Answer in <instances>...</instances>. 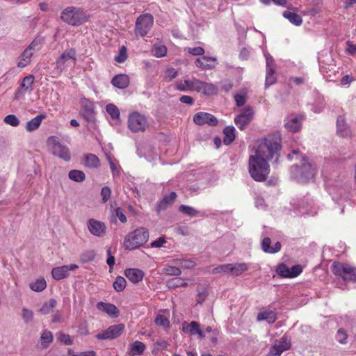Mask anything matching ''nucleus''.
Here are the masks:
<instances>
[{
  "mask_svg": "<svg viewBox=\"0 0 356 356\" xmlns=\"http://www.w3.org/2000/svg\"><path fill=\"white\" fill-rule=\"evenodd\" d=\"M153 55L157 58H161L166 55L167 48L164 45H154L152 48Z\"/></svg>",
  "mask_w": 356,
  "mask_h": 356,
  "instance_id": "nucleus-49",
  "label": "nucleus"
},
{
  "mask_svg": "<svg viewBox=\"0 0 356 356\" xmlns=\"http://www.w3.org/2000/svg\"><path fill=\"white\" fill-rule=\"evenodd\" d=\"M268 159L254 154L249 157L248 171L251 177L256 181H264L270 173Z\"/></svg>",
  "mask_w": 356,
  "mask_h": 356,
  "instance_id": "nucleus-3",
  "label": "nucleus"
},
{
  "mask_svg": "<svg viewBox=\"0 0 356 356\" xmlns=\"http://www.w3.org/2000/svg\"><path fill=\"white\" fill-rule=\"evenodd\" d=\"M46 118L47 115L44 113L38 115L26 122L25 127L26 130L28 132H32L37 130L40 127L42 120L45 119Z\"/></svg>",
  "mask_w": 356,
  "mask_h": 356,
  "instance_id": "nucleus-27",
  "label": "nucleus"
},
{
  "mask_svg": "<svg viewBox=\"0 0 356 356\" xmlns=\"http://www.w3.org/2000/svg\"><path fill=\"white\" fill-rule=\"evenodd\" d=\"M56 305L57 301L55 299L51 298L48 302H45L39 311L42 314H48L52 312L53 309L56 307Z\"/></svg>",
  "mask_w": 356,
  "mask_h": 356,
  "instance_id": "nucleus-39",
  "label": "nucleus"
},
{
  "mask_svg": "<svg viewBox=\"0 0 356 356\" xmlns=\"http://www.w3.org/2000/svg\"><path fill=\"white\" fill-rule=\"evenodd\" d=\"M225 135L223 143L226 145H230L235 139V128L233 126L226 127L223 130Z\"/></svg>",
  "mask_w": 356,
  "mask_h": 356,
  "instance_id": "nucleus-37",
  "label": "nucleus"
},
{
  "mask_svg": "<svg viewBox=\"0 0 356 356\" xmlns=\"http://www.w3.org/2000/svg\"><path fill=\"white\" fill-rule=\"evenodd\" d=\"M200 80L195 78L177 81L175 84V89L179 91H195L199 92Z\"/></svg>",
  "mask_w": 356,
  "mask_h": 356,
  "instance_id": "nucleus-17",
  "label": "nucleus"
},
{
  "mask_svg": "<svg viewBox=\"0 0 356 356\" xmlns=\"http://www.w3.org/2000/svg\"><path fill=\"white\" fill-rule=\"evenodd\" d=\"M85 165L90 168H97L100 165V161L95 154H88L85 156Z\"/></svg>",
  "mask_w": 356,
  "mask_h": 356,
  "instance_id": "nucleus-38",
  "label": "nucleus"
},
{
  "mask_svg": "<svg viewBox=\"0 0 356 356\" xmlns=\"http://www.w3.org/2000/svg\"><path fill=\"white\" fill-rule=\"evenodd\" d=\"M207 296L208 291L206 289H204L202 291L198 290L196 298L197 303L202 304L206 300Z\"/></svg>",
  "mask_w": 356,
  "mask_h": 356,
  "instance_id": "nucleus-60",
  "label": "nucleus"
},
{
  "mask_svg": "<svg viewBox=\"0 0 356 356\" xmlns=\"http://www.w3.org/2000/svg\"><path fill=\"white\" fill-rule=\"evenodd\" d=\"M154 24V17L151 14L140 15L136 19L135 31L137 35L145 37L147 35Z\"/></svg>",
  "mask_w": 356,
  "mask_h": 356,
  "instance_id": "nucleus-9",
  "label": "nucleus"
},
{
  "mask_svg": "<svg viewBox=\"0 0 356 356\" xmlns=\"http://www.w3.org/2000/svg\"><path fill=\"white\" fill-rule=\"evenodd\" d=\"M126 284V280L123 277L118 276L113 284V286L116 291L120 292L125 289Z\"/></svg>",
  "mask_w": 356,
  "mask_h": 356,
  "instance_id": "nucleus-46",
  "label": "nucleus"
},
{
  "mask_svg": "<svg viewBox=\"0 0 356 356\" xmlns=\"http://www.w3.org/2000/svg\"><path fill=\"white\" fill-rule=\"evenodd\" d=\"M281 140L279 134H269L260 143L255 153L269 161L274 158L277 161L282 147Z\"/></svg>",
  "mask_w": 356,
  "mask_h": 356,
  "instance_id": "nucleus-2",
  "label": "nucleus"
},
{
  "mask_svg": "<svg viewBox=\"0 0 356 356\" xmlns=\"http://www.w3.org/2000/svg\"><path fill=\"white\" fill-rule=\"evenodd\" d=\"M127 123L128 128L134 133L144 132L148 127L146 117L138 112L129 115Z\"/></svg>",
  "mask_w": 356,
  "mask_h": 356,
  "instance_id": "nucleus-8",
  "label": "nucleus"
},
{
  "mask_svg": "<svg viewBox=\"0 0 356 356\" xmlns=\"http://www.w3.org/2000/svg\"><path fill=\"white\" fill-rule=\"evenodd\" d=\"M35 77L32 74L25 76L17 90V95H22L26 92L31 93L33 90V85Z\"/></svg>",
  "mask_w": 356,
  "mask_h": 356,
  "instance_id": "nucleus-21",
  "label": "nucleus"
},
{
  "mask_svg": "<svg viewBox=\"0 0 356 356\" xmlns=\"http://www.w3.org/2000/svg\"><path fill=\"white\" fill-rule=\"evenodd\" d=\"M42 43V38L37 37L31 42L26 49H29L33 53L34 51H38L41 49Z\"/></svg>",
  "mask_w": 356,
  "mask_h": 356,
  "instance_id": "nucleus-50",
  "label": "nucleus"
},
{
  "mask_svg": "<svg viewBox=\"0 0 356 356\" xmlns=\"http://www.w3.org/2000/svg\"><path fill=\"white\" fill-rule=\"evenodd\" d=\"M277 274L282 277L291 278L290 268L285 264H280L276 270Z\"/></svg>",
  "mask_w": 356,
  "mask_h": 356,
  "instance_id": "nucleus-48",
  "label": "nucleus"
},
{
  "mask_svg": "<svg viewBox=\"0 0 356 356\" xmlns=\"http://www.w3.org/2000/svg\"><path fill=\"white\" fill-rule=\"evenodd\" d=\"M277 318V314L275 312L268 310L260 312L257 317L258 321H266L268 323H275Z\"/></svg>",
  "mask_w": 356,
  "mask_h": 356,
  "instance_id": "nucleus-33",
  "label": "nucleus"
},
{
  "mask_svg": "<svg viewBox=\"0 0 356 356\" xmlns=\"http://www.w3.org/2000/svg\"><path fill=\"white\" fill-rule=\"evenodd\" d=\"M332 272L345 282H356V268L348 264L334 262L332 266Z\"/></svg>",
  "mask_w": 356,
  "mask_h": 356,
  "instance_id": "nucleus-6",
  "label": "nucleus"
},
{
  "mask_svg": "<svg viewBox=\"0 0 356 356\" xmlns=\"http://www.w3.org/2000/svg\"><path fill=\"white\" fill-rule=\"evenodd\" d=\"M114 59L119 63H122L127 59V48L124 46L120 47L118 54L115 56Z\"/></svg>",
  "mask_w": 356,
  "mask_h": 356,
  "instance_id": "nucleus-52",
  "label": "nucleus"
},
{
  "mask_svg": "<svg viewBox=\"0 0 356 356\" xmlns=\"http://www.w3.org/2000/svg\"><path fill=\"white\" fill-rule=\"evenodd\" d=\"M195 65L202 70H211L218 64L216 58L203 56L195 61Z\"/></svg>",
  "mask_w": 356,
  "mask_h": 356,
  "instance_id": "nucleus-20",
  "label": "nucleus"
},
{
  "mask_svg": "<svg viewBox=\"0 0 356 356\" xmlns=\"http://www.w3.org/2000/svg\"><path fill=\"white\" fill-rule=\"evenodd\" d=\"M186 50L193 56H202L204 54V49L201 47H188Z\"/></svg>",
  "mask_w": 356,
  "mask_h": 356,
  "instance_id": "nucleus-58",
  "label": "nucleus"
},
{
  "mask_svg": "<svg viewBox=\"0 0 356 356\" xmlns=\"http://www.w3.org/2000/svg\"><path fill=\"white\" fill-rule=\"evenodd\" d=\"M47 286L46 281L44 279H38L35 282L31 283L30 284V288L31 290L36 292H41L45 289Z\"/></svg>",
  "mask_w": 356,
  "mask_h": 356,
  "instance_id": "nucleus-42",
  "label": "nucleus"
},
{
  "mask_svg": "<svg viewBox=\"0 0 356 356\" xmlns=\"http://www.w3.org/2000/svg\"><path fill=\"white\" fill-rule=\"evenodd\" d=\"M145 349L146 346L144 343L136 341L129 345V354L131 356L141 355Z\"/></svg>",
  "mask_w": 356,
  "mask_h": 356,
  "instance_id": "nucleus-31",
  "label": "nucleus"
},
{
  "mask_svg": "<svg viewBox=\"0 0 356 356\" xmlns=\"http://www.w3.org/2000/svg\"><path fill=\"white\" fill-rule=\"evenodd\" d=\"M193 122L197 125L208 124L216 126L218 123L217 118L212 114L207 112H198L193 116Z\"/></svg>",
  "mask_w": 356,
  "mask_h": 356,
  "instance_id": "nucleus-16",
  "label": "nucleus"
},
{
  "mask_svg": "<svg viewBox=\"0 0 356 356\" xmlns=\"http://www.w3.org/2000/svg\"><path fill=\"white\" fill-rule=\"evenodd\" d=\"M76 51L73 48L65 50L56 60V68L62 72L67 67L70 60H72L73 63L75 64L76 60Z\"/></svg>",
  "mask_w": 356,
  "mask_h": 356,
  "instance_id": "nucleus-10",
  "label": "nucleus"
},
{
  "mask_svg": "<svg viewBox=\"0 0 356 356\" xmlns=\"http://www.w3.org/2000/svg\"><path fill=\"white\" fill-rule=\"evenodd\" d=\"M68 175L70 179L77 182L83 181L86 178L84 172L78 170H70Z\"/></svg>",
  "mask_w": 356,
  "mask_h": 356,
  "instance_id": "nucleus-44",
  "label": "nucleus"
},
{
  "mask_svg": "<svg viewBox=\"0 0 356 356\" xmlns=\"http://www.w3.org/2000/svg\"><path fill=\"white\" fill-rule=\"evenodd\" d=\"M302 271V268L300 265H294L290 268L291 278H293L299 275Z\"/></svg>",
  "mask_w": 356,
  "mask_h": 356,
  "instance_id": "nucleus-61",
  "label": "nucleus"
},
{
  "mask_svg": "<svg viewBox=\"0 0 356 356\" xmlns=\"http://www.w3.org/2000/svg\"><path fill=\"white\" fill-rule=\"evenodd\" d=\"M230 264L220 265L212 270L213 274L227 273L230 274Z\"/></svg>",
  "mask_w": 356,
  "mask_h": 356,
  "instance_id": "nucleus-55",
  "label": "nucleus"
},
{
  "mask_svg": "<svg viewBox=\"0 0 356 356\" xmlns=\"http://www.w3.org/2000/svg\"><path fill=\"white\" fill-rule=\"evenodd\" d=\"M125 276L132 283H138L143 280L145 273L138 268H128L124 270Z\"/></svg>",
  "mask_w": 356,
  "mask_h": 356,
  "instance_id": "nucleus-25",
  "label": "nucleus"
},
{
  "mask_svg": "<svg viewBox=\"0 0 356 356\" xmlns=\"http://www.w3.org/2000/svg\"><path fill=\"white\" fill-rule=\"evenodd\" d=\"M237 106H243L246 102V97L245 95L236 94L234 97Z\"/></svg>",
  "mask_w": 356,
  "mask_h": 356,
  "instance_id": "nucleus-63",
  "label": "nucleus"
},
{
  "mask_svg": "<svg viewBox=\"0 0 356 356\" xmlns=\"http://www.w3.org/2000/svg\"><path fill=\"white\" fill-rule=\"evenodd\" d=\"M111 194V188L108 186H104L102 188L101 191V195L102 197V201L104 203L106 202L109 199Z\"/></svg>",
  "mask_w": 356,
  "mask_h": 356,
  "instance_id": "nucleus-64",
  "label": "nucleus"
},
{
  "mask_svg": "<svg viewBox=\"0 0 356 356\" xmlns=\"http://www.w3.org/2000/svg\"><path fill=\"white\" fill-rule=\"evenodd\" d=\"M3 122L12 127H17L19 124V119L13 114L6 115L3 119Z\"/></svg>",
  "mask_w": 356,
  "mask_h": 356,
  "instance_id": "nucleus-54",
  "label": "nucleus"
},
{
  "mask_svg": "<svg viewBox=\"0 0 356 356\" xmlns=\"http://www.w3.org/2000/svg\"><path fill=\"white\" fill-rule=\"evenodd\" d=\"M79 268L76 264L64 265L55 267L51 270V275L54 280H60L69 276V272Z\"/></svg>",
  "mask_w": 356,
  "mask_h": 356,
  "instance_id": "nucleus-18",
  "label": "nucleus"
},
{
  "mask_svg": "<svg viewBox=\"0 0 356 356\" xmlns=\"http://www.w3.org/2000/svg\"><path fill=\"white\" fill-rule=\"evenodd\" d=\"M272 59L266 57V85L269 86L276 82L275 70L273 65H271Z\"/></svg>",
  "mask_w": 356,
  "mask_h": 356,
  "instance_id": "nucleus-28",
  "label": "nucleus"
},
{
  "mask_svg": "<svg viewBox=\"0 0 356 356\" xmlns=\"http://www.w3.org/2000/svg\"><path fill=\"white\" fill-rule=\"evenodd\" d=\"M283 17L295 26H300L302 23V17L293 12L285 10L283 12Z\"/></svg>",
  "mask_w": 356,
  "mask_h": 356,
  "instance_id": "nucleus-36",
  "label": "nucleus"
},
{
  "mask_svg": "<svg viewBox=\"0 0 356 356\" xmlns=\"http://www.w3.org/2000/svg\"><path fill=\"white\" fill-rule=\"evenodd\" d=\"M230 275L234 276H239L244 272L247 271L249 266L246 263L230 264Z\"/></svg>",
  "mask_w": 356,
  "mask_h": 356,
  "instance_id": "nucleus-34",
  "label": "nucleus"
},
{
  "mask_svg": "<svg viewBox=\"0 0 356 356\" xmlns=\"http://www.w3.org/2000/svg\"><path fill=\"white\" fill-rule=\"evenodd\" d=\"M22 316L25 323H29L33 318V312L26 308H23Z\"/></svg>",
  "mask_w": 356,
  "mask_h": 356,
  "instance_id": "nucleus-56",
  "label": "nucleus"
},
{
  "mask_svg": "<svg viewBox=\"0 0 356 356\" xmlns=\"http://www.w3.org/2000/svg\"><path fill=\"white\" fill-rule=\"evenodd\" d=\"M179 210L180 212L184 213L189 216H195L198 213L197 211L194 208L184 204L179 206Z\"/></svg>",
  "mask_w": 356,
  "mask_h": 356,
  "instance_id": "nucleus-53",
  "label": "nucleus"
},
{
  "mask_svg": "<svg viewBox=\"0 0 356 356\" xmlns=\"http://www.w3.org/2000/svg\"><path fill=\"white\" fill-rule=\"evenodd\" d=\"M155 324L165 328L169 327L170 321L167 317L162 314H158L155 318Z\"/></svg>",
  "mask_w": 356,
  "mask_h": 356,
  "instance_id": "nucleus-51",
  "label": "nucleus"
},
{
  "mask_svg": "<svg viewBox=\"0 0 356 356\" xmlns=\"http://www.w3.org/2000/svg\"><path fill=\"white\" fill-rule=\"evenodd\" d=\"M200 90L198 92H202L204 95L211 96L217 94L218 87L211 83L204 82L200 80L199 85Z\"/></svg>",
  "mask_w": 356,
  "mask_h": 356,
  "instance_id": "nucleus-29",
  "label": "nucleus"
},
{
  "mask_svg": "<svg viewBox=\"0 0 356 356\" xmlns=\"http://www.w3.org/2000/svg\"><path fill=\"white\" fill-rule=\"evenodd\" d=\"M183 331L188 332L191 335L197 334L199 339H203L205 337L204 332L200 327V324L196 321H191L190 323H183Z\"/></svg>",
  "mask_w": 356,
  "mask_h": 356,
  "instance_id": "nucleus-23",
  "label": "nucleus"
},
{
  "mask_svg": "<svg viewBox=\"0 0 356 356\" xmlns=\"http://www.w3.org/2000/svg\"><path fill=\"white\" fill-rule=\"evenodd\" d=\"M95 254L93 251H88L84 252L81 257V261L83 263L90 261L94 259Z\"/></svg>",
  "mask_w": 356,
  "mask_h": 356,
  "instance_id": "nucleus-59",
  "label": "nucleus"
},
{
  "mask_svg": "<svg viewBox=\"0 0 356 356\" xmlns=\"http://www.w3.org/2000/svg\"><path fill=\"white\" fill-rule=\"evenodd\" d=\"M106 111L113 120H118L120 119V111L115 104H108L106 107Z\"/></svg>",
  "mask_w": 356,
  "mask_h": 356,
  "instance_id": "nucleus-43",
  "label": "nucleus"
},
{
  "mask_svg": "<svg viewBox=\"0 0 356 356\" xmlns=\"http://www.w3.org/2000/svg\"><path fill=\"white\" fill-rule=\"evenodd\" d=\"M346 51L347 54L350 55H355L356 54V44H355L353 41H347L346 42Z\"/></svg>",
  "mask_w": 356,
  "mask_h": 356,
  "instance_id": "nucleus-57",
  "label": "nucleus"
},
{
  "mask_svg": "<svg viewBox=\"0 0 356 356\" xmlns=\"http://www.w3.org/2000/svg\"><path fill=\"white\" fill-rule=\"evenodd\" d=\"M268 245H271V239L269 237H265L261 242V249L266 253H277L280 252L282 248V245L279 241L274 244V250H268Z\"/></svg>",
  "mask_w": 356,
  "mask_h": 356,
  "instance_id": "nucleus-32",
  "label": "nucleus"
},
{
  "mask_svg": "<svg viewBox=\"0 0 356 356\" xmlns=\"http://www.w3.org/2000/svg\"><path fill=\"white\" fill-rule=\"evenodd\" d=\"M88 229L91 234L97 237H103L106 232V225L104 222L90 218L88 220Z\"/></svg>",
  "mask_w": 356,
  "mask_h": 356,
  "instance_id": "nucleus-15",
  "label": "nucleus"
},
{
  "mask_svg": "<svg viewBox=\"0 0 356 356\" xmlns=\"http://www.w3.org/2000/svg\"><path fill=\"white\" fill-rule=\"evenodd\" d=\"M291 347V339L286 335H284L272 346L269 354L271 356H280L284 351L289 350Z\"/></svg>",
  "mask_w": 356,
  "mask_h": 356,
  "instance_id": "nucleus-13",
  "label": "nucleus"
},
{
  "mask_svg": "<svg viewBox=\"0 0 356 356\" xmlns=\"http://www.w3.org/2000/svg\"><path fill=\"white\" fill-rule=\"evenodd\" d=\"M61 19L72 26H77L88 20L86 13L80 8L69 6L61 13Z\"/></svg>",
  "mask_w": 356,
  "mask_h": 356,
  "instance_id": "nucleus-5",
  "label": "nucleus"
},
{
  "mask_svg": "<svg viewBox=\"0 0 356 356\" xmlns=\"http://www.w3.org/2000/svg\"><path fill=\"white\" fill-rule=\"evenodd\" d=\"M33 53L29 49H26L20 56L19 60L17 63V67L24 68L31 63Z\"/></svg>",
  "mask_w": 356,
  "mask_h": 356,
  "instance_id": "nucleus-35",
  "label": "nucleus"
},
{
  "mask_svg": "<svg viewBox=\"0 0 356 356\" xmlns=\"http://www.w3.org/2000/svg\"><path fill=\"white\" fill-rule=\"evenodd\" d=\"M40 340L44 348H47L53 341V334L51 332L45 330L40 337Z\"/></svg>",
  "mask_w": 356,
  "mask_h": 356,
  "instance_id": "nucleus-45",
  "label": "nucleus"
},
{
  "mask_svg": "<svg viewBox=\"0 0 356 356\" xmlns=\"http://www.w3.org/2000/svg\"><path fill=\"white\" fill-rule=\"evenodd\" d=\"M97 308L113 318L118 317L120 311L118 308L113 304L99 302L97 304Z\"/></svg>",
  "mask_w": 356,
  "mask_h": 356,
  "instance_id": "nucleus-22",
  "label": "nucleus"
},
{
  "mask_svg": "<svg viewBox=\"0 0 356 356\" xmlns=\"http://www.w3.org/2000/svg\"><path fill=\"white\" fill-rule=\"evenodd\" d=\"M302 120L301 115H289L284 119V127L291 132H298L302 127Z\"/></svg>",
  "mask_w": 356,
  "mask_h": 356,
  "instance_id": "nucleus-19",
  "label": "nucleus"
},
{
  "mask_svg": "<svg viewBox=\"0 0 356 356\" xmlns=\"http://www.w3.org/2000/svg\"><path fill=\"white\" fill-rule=\"evenodd\" d=\"M163 272L168 275L179 276L181 274V270L179 268L170 265L165 266Z\"/></svg>",
  "mask_w": 356,
  "mask_h": 356,
  "instance_id": "nucleus-47",
  "label": "nucleus"
},
{
  "mask_svg": "<svg viewBox=\"0 0 356 356\" xmlns=\"http://www.w3.org/2000/svg\"><path fill=\"white\" fill-rule=\"evenodd\" d=\"M81 115L88 122H95V105L90 99L83 97L81 99Z\"/></svg>",
  "mask_w": 356,
  "mask_h": 356,
  "instance_id": "nucleus-12",
  "label": "nucleus"
},
{
  "mask_svg": "<svg viewBox=\"0 0 356 356\" xmlns=\"http://www.w3.org/2000/svg\"><path fill=\"white\" fill-rule=\"evenodd\" d=\"M124 330V325L122 323L113 325L97 334L96 337L99 340L113 339L120 337L122 334Z\"/></svg>",
  "mask_w": 356,
  "mask_h": 356,
  "instance_id": "nucleus-11",
  "label": "nucleus"
},
{
  "mask_svg": "<svg viewBox=\"0 0 356 356\" xmlns=\"http://www.w3.org/2000/svg\"><path fill=\"white\" fill-rule=\"evenodd\" d=\"M177 197L175 192H171L169 195H165L163 198L157 204V211L160 212L165 210L168 206L172 204Z\"/></svg>",
  "mask_w": 356,
  "mask_h": 356,
  "instance_id": "nucleus-30",
  "label": "nucleus"
},
{
  "mask_svg": "<svg viewBox=\"0 0 356 356\" xmlns=\"http://www.w3.org/2000/svg\"><path fill=\"white\" fill-rule=\"evenodd\" d=\"M167 285L170 288H175L181 286L185 287L188 286V284L181 277H175L169 280L167 282Z\"/></svg>",
  "mask_w": 356,
  "mask_h": 356,
  "instance_id": "nucleus-41",
  "label": "nucleus"
},
{
  "mask_svg": "<svg viewBox=\"0 0 356 356\" xmlns=\"http://www.w3.org/2000/svg\"><path fill=\"white\" fill-rule=\"evenodd\" d=\"M288 158L290 160H300L301 162L300 167L293 166L292 169L296 172V177L300 182H306L312 179L316 173V168L314 164L309 161L306 156L302 155L298 149L292 150L289 154Z\"/></svg>",
  "mask_w": 356,
  "mask_h": 356,
  "instance_id": "nucleus-1",
  "label": "nucleus"
},
{
  "mask_svg": "<svg viewBox=\"0 0 356 356\" xmlns=\"http://www.w3.org/2000/svg\"><path fill=\"white\" fill-rule=\"evenodd\" d=\"M337 133L340 137L350 138L352 136L349 127L347 125L345 118L339 116L337 120Z\"/></svg>",
  "mask_w": 356,
  "mask_h": 356,
  "instance_id": "nucleus-24",
  "label": "nucleus"
},
{
  "mask_svg": "<svg viewBox=\"0 0 356 356\" xmlns=\"http://www.w3.org/2000/svg\"><path fill=\"white\" fill-rule=\"evenodd\" d=\"M58 340L65 345H71L73 343V341L71 339L70 336L65 333L59 334Z\"/></svg>",
  "mask_w": 356,
  "mask_h": 356,
  "instance_id": "nucleus-62",
  "label": "nucleus"
},
{
  "mask_svg": "<svg viewBox=\"0 0 356 356\" xmlns=\"http://www.w3.org/2000/svg\"><path fill=\"white\" fill-rule=\"evenodd\" d=\"M130 83L129 76L124 74L115 75L111 80L112 85L119 89L127 88Z\"/></svg>",
  "mask_w": 356,
  "mask_h": 356,
  "instance_id": "nucleus-26",
  "label": "nucleus"
},
{
  "mask_svg": "<svg viewBox=\"0 0 356 356\" xmlns=\"http://www.w3.org/2000/svg\"><path fill=\"white\" fill-rule=\"evenodd\" d=\"M48 148L51 152L56 156L69 161L71 159V154L69 148L63 145L56 136H52L47 139Z\"/></svg>",
  "mask_w": 356,
  "mask_h": 356,
  "instance_id": "nucleus-7",
  "label": "nucleus"
},
{
  "mask_svg": "<svg viewBox=\"0 0 356 356\" xmlns=\"http://www.w3.org/2000/svg\"><path fill=\"white\" fill-rule=\"evenodd\" d=\"M253 115V109L248 106L234 118V122L241 130H243L252 120Z\"/></svg>",
  "mask_w": 356,
  "mask_h": 356,
  "instance_id": "nucleus-14",
  "label": "nucleus"
},
{
  "mask_svg": "<svg viewBox=\"0 0 356 356\" xmlns=\"http://www.w3.org/2000/svg\"><path fill=\"white\" fill-rule=\"evenodd\" d=\"M148 238V230L145 227H140L126 236L124 246L129 250H136L146 243Z\"/></svg>",
  "mask_w": 356,
  "mask_h": 356,
  "instance_id": "nucleus-4",
  "label": "nucleus"
},
{
  "mask_svg": "<svg viewBox=\"0 0 356 356\" xmlns=\"http://www.w3.org/2000/svg\"><path fill=\"white\" fill-rule=\"evenodd\" d=\"M172 263L180 266L184 268H192L195 266V262L191 259H176L172 260Z\"/></svg>",
  "mask_w": 356,
  "mask_h": 356,
  "instance_id": "nucleus-40",
  "label": "nucleus"
}]
</instances>
